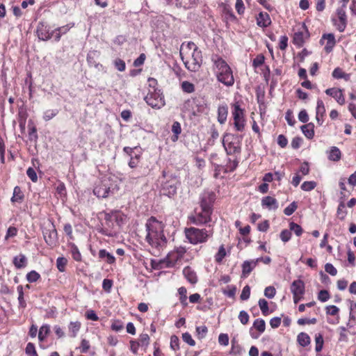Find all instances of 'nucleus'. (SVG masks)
<instances>
[{
    "mask_svg": "<svg viewBox=\"0 0 356 356\" xmlns=\"http://www.w3.org/2000/svg\"><path fill=\"white\" fill-rule=\"evenodd\" d=\"M309 37V31L307 26L303 23L302 24L297 31L295 32L293 42L295 45L302 47L306 38Z\"/></svg>",
    "mask_w": 356,
    "mask_h": 356,
    "instance_id": "obj_16",
    "label": "nucleus"
},
{
    "mask_svg": "<svg viewBox=\"0 0 356 356\" xmlns=\"http://www.w3.org/2000/svg\"><path fill=\"white\" fill-rule=\"evenodd\" d=\"M146 103L154 108H160L165 105V101L160 90L152 88L145 97Z\"/></svg>",
    "mask_w": 356,
    "mask_h": 356,
    "instance_id": "obj_8",
    "label": "nucleus"
},
{
    "mask_svg": "<svg viewBox=\"0 0 356 356\" xmlns=\"http://www.w3.org/2000/svg\"><path fill=\"white\" fill-rule=\"evenodd\" d=\"M332 22L340 33L343 32L348 24L346 10H343V8H337L335 14L332 16Z\"/></svg>",
    "mask_w": 356,
    "mask_h": 356,
    "instance_id": "obj_9",
    "label": "nucleus"
},
{
    "mask_svg": "<svg viewBox=\"0 0 356 356\" xmlns=\"http://www.w3.org/2000/svg\"><path fill=\"white\" fill-rule=\"evenodd\" d=\"M99 257L101 259L105 260V261L109 264H113L115 262V257L104 249L99 250Z\"/></svg>",
    "mask_w": 356,
    "mask_h": 356,
    "instance_id": "obj_30",
    "label": "nucleus"
},
{
    "mask_svg": "<svg viewBox=\"0 0 356 356\" xmlns=\"http://www.w3.org/2000/svg\"><path fill=\"white\" fill-rule=\"evenodd\" d=\"M109 212L105 213L104 222L102 223V227L99 229V232L108 236H113L118 232V228L115 225V220L111 218Z\"/></svg>",
    "mask_w": 356,
    "mask_h": 356,
    "instance_id": "obj_10",
    "label": "nucleus"
},
{
    "mask_svg": "<svg viewBox=\"0 0 356 356\" xmlns=\"http://www.w3.org/2000/svg\"><path fill=\"white\" fill-rule=\"evenodd\" d=\"M243 136L226 134L222 140L223 147L227 154H239L241 151Z\"/></svg>",
    "mask_w": 356,
    "mask_h": 356,
    "instance_id": "obj_5",
    "label": "nucleus"
},
{
    "mask_svg": "<svg viewBox=\"0 0 356 356\" xmlns=\"http://www.w3.org/2000/svg\"><path fill=\"white\" fill-rule=\"evenodd\" d=\"M328 159L333 161H338L341 159V152L337 147H332L328 152Z\"/></svg>",
    "mask_w": 356,
    "mask_h": 356,
    "instance_id": "obj_32",
    "label": "nucleus"
},
{
    "mask_svg": "<svg viewBox=\"0 0 356 356\" xmlns=\"http://www.w3.org/2000/svg\"><path fill=\"white\" fill-rule=\"evenodd\" d=\"M184 234L188 242L193 245L205 243L213 236V229L186 228Z\"/></svg>",
    "mask_w": 356,
    "mask_h": 356,
    "instance_id": "obj_3",
    "label": "nucleus"
},
{
    "mask_svg": "<svg viewBox=\"0 0 356 356\" xmlns=\"http://www.w3.org/2000/svg\"><path fill=\"white\" fill-rule=\"evenodd\" d=\"M178 292H179V294L180 296V302L181 303L184 305V306H186L187 305V296H186V293H187V291H186V289L185 287H180L178 289Z\"/></svg>",
    "mask_w": 356,
    "mask_h": 356,
    "instance_id": "obj_52",
    "label": "nucleus"
},
{
    "mask_svg": "<svg viewBox=\"0 0 356 356\" xmlns=\"http://www.w3.org/2000/svg\"><path fill=\"white\" fill-rule=\"evenodd\" d=\"M265 57L263 54H258L252 60V66L257 68L264 63Z\"/></svg>",
    "mask_w": 356,
    "mask_h": 356,
    "instance_id": "obj_55",
    "label": "nucleus"
},
{
    "mask_svg": "<svg viewBox=\"0 0 356 356\" xmlns=\"http://www.w3.org/2000/svg\"><path fill=\"white\" fill-rule=\"evenodd\" d=\"M316 115H324L325 113V107L324 105V103L322 99H318L317 103H316Z\"/></svg>",
    "mask_w": 356,
    "mask_h": 356,
    "instance_id": "obj_45",
    "label": "nucleus"
},
{
    "mask_svg": "<svg viewBox=\"0 0 356 356\" xmlns=\"http://www.w3.org/2000/svg\"><path fill=\"white\" fill-rule=\"evenodd\" d=\"M179 181L176 177L167 180L162 184L161 193L169 197L174 196L177 193Z\"/></svg>",
    "mask_w": 356,
    "mask_h": 356,
    "instance_id": "obj_14",
    "label": "nucleus"
},
{
    "mask_svg": "<svg viewBox=\"0 0 356 356\" xmlns=\"http://www.w3.org/2000/svg\"><path fill=\"white\" fill-rule=\"evenodd\" d=\"M181 89L185 92L192 93L195 91V86L189 81H184L181 83Z\"/></svg>",
    "mask_w": 356,
    "mask_h": 356,
    "instance_id": "obj_42",
    "label": "nucleus"
},
{
    "mask_svg": "<svg viewBox=\"0 0 356 356\" xmlns=\"http://www.w3.org/2000/svg\"><path fill=\"white\" fill-rule=\"evenodd\" d=\"M300 129L305 136L308 139H312L314 136V124L312 122L307 123L300 127Z\"/></svg>",
    "mask_w": 356,
    "mask_h": 356,
    "instance_id": "obj_25",
    "label": "nucleus"
},
{
    "mask_svg": "<svg viewBox=\"0 0 356 356\" xmlns=\"http://www.w3.org/2000/svg\"><path fill=\"white\" fill-rule=\"evenodd\" d=\"M123 152L130 157L132 156V154H136L137 153L141 152V149L137 147H124L123 148Z\"/></svg>",
    "mask_w": 356,
    "mask_h": 356,
    "instance_id": "obj_57",
    "label": "nucleus"
},
{
    "mask_svg": "<svg viewBox=\"0 0 356 356\" xmlns=\"http://www.w3.org/2000/svg\"><path fill=\"white\" fill-rule=\"evenodd\" d=\"M275 294H276V290L274 286H269L266 287V289L264 290V296L266 298H268L269 299L273 298L275 297Z\"/></svg>",
    "mask_w": 356,
    "mask_h": 356,
    "instance_id": "obj_60",
    "label": "nucleus"
},
{
    "mask_svg": "<svg viewBox=\"0 0 356 356\" xmlns=\"http://www.w3.org/2000/svg\"><path fill=\"white\" fill-rule=\"evenodd\" d=\"M141 155L142 152H140L136 154H132V156L129 158L128 165L131 168H136L138 166L141 159Z\"/></svg>",
    "mask_w": 356,
    "mask_h": 356,
    "instance_id": "obj_34",
    "label": "nucleus"
},
{
    "mask_svg": "<svg viewBox=\"0 0 356 356\" xmlns=\"http://www.w3.org/2000/svg\"><path fill=\"white\" fill-rule=\"evenodd\" d=\"M172 131L174 134L173 141H175L178 138V136L181 134V124L178 122H174L172 126Z\"/></svg>",
    "mask_w": 356,
    "mask_h": 356,
    "instance_id": "obj_43",
    "label": "nucleus"
},
{
    "mask_svg": "<svg viewBox=\"0 0 356 356\" xmlns=\"http://www.w3.org/2000/svg\"><path fill=\"white\" fill-rule=\"evenodd\" d=\"M58 113V109H49L44 112L43 119L45 121H49L54 118Z\"/></svg>",
    "mask_w": 356,
    "mask_h": 356,
    "instance_id": "obj_47",
    "label": "nucleus"
},
{
    "mask_svg": "<svg viewBox=\"0 0 356 356\" xmlns=\"http://www.w3.org/2000/svg\"><path fill=\"white\" fill-rule=\"evenodd\" d=\"M297 341L301 346L305 347L310 343V337L307 333L300 332L297 337Z\"/></svg>",
    "mask_w": 356,
    "mask_h": 356,
    "instance_id": "obj_35",
    "label": "nucleus"
},
{
    "mask_svg": "<svg viewBox=\"0 0 356 356\" xmlns=\"http://www.w3.org/2000/svg\"><path fill=\"white\" fill-rule=\"evenodd\" d=\"M323 39L326 40V44L325 49L327 52H330L336 44V40L334 34L327 33L323 35Z\"/></svg>",
    "mask_w": 356,
    "mask_h": 356,
    "instance_id": "obj_26",
    "label": "nucleus"
},
{
    "mask_svg": "<svg viewBox=\"0 0 356 356\" xmlns=\"http://www.w3.org/2000/svg\"><path fill=\"white\" fill-rule=\"evenodd\" d=\"M253 327L259 331V334L263 333L266 329V323L264 320L257 318L254 321Z\"/></svg>",
    "mask_w": 356,
    "mask_h": 356,
    "instance_id": "obj_38",
    "label": "nucleus"
},
{
    "mask_svg": "<svg viewBox=\"0 0 356 356\" xmlns=\"http://www.w3.org/2000/svg\"><path fill=\"white\" fill-rule=\"evenodd\" d=\"M37 35L40 40L47 41L52 37V31L44 22H40L37 26Z\"/></svg>",
    "mask_w": 356,
    "mask_h": 356,
    "instance_id": "obj_18",
    "label": "nucleus"
},
{
    "mask_svg": "<svg viewBox=\"0 0 356 356\" xmlns=\"http://www.w3.org/2000/svg\"><path fill=\"white\" fill-rule=\"evenodd\" d=\"M214 63L216 74L218 81L226 86H232L234 83V78L230 67L222 58L216 56L212 58Z\"/></svg>",
    "mask_w": 356,
    "mask_h": 356,
    "instance_id": "obj_2",
    "label": "nucleus"
},
{
    "mask_svg": "<svg viewBox=\"0 0 356 356\" xmlns=\"http://www.w3.org/2000/svg\"><path fill=\"white\" fill-rule=\"evenodd\" d=\"M226 256V251L223 245L220 246L218 252L215 255V261L220 263Z\"/></svg>",
    "mask_w": 356,
    "mask_h": 356,
    "instance_id": "obj_48",
    "label": "nucleus"
},
{
    "mask_svg": "<svg viewBox=\"0 0 356 356\" xmlns=\"http://www.w3.org/2000/svg\"><path fill=\"white\" fill-rule=\"evenodd\" d=\"M261 205L269 210H276L278 208L277 200L271 196H266L262 198Z\"/></svg>",
    "mask_w": 356,
    "mask_h": 356,
    "instance_id": "obj_21",
    "label": "nucleus"
},
{
    "mask_svg": "<svg viewBox=\"0 0 356 356\" xmlns=\"http://www.w3.org/2000/svg\"><path fill=\"white\" fill-rule=\"evenodd\" d=\"M330 297L329 292L327 290H321L318 295V299L322 302L327 301Z\"/></svg>",
    "mask_w": 356,
    "mask_h": 356,
    "instance_id": "obj_63",
    "label": "nucleus"
},
{
    "mask_svg": "<svg viewBox=\"0 0 356 356\" xmlns=\"http://www.w3.org/2000/svg\"><path fill=\"white\" fill-rule=\"evenodd\" d=\"M118 188L109 177H103L95 186L93 193L99 198H106L115 194Z\"/></svg>",
    "mask_w": 356,
    "mask_h": 356,
    "instance_id": "obj_4",
    "label": "nucleus"
},
{
    "mask_svg": "<svg viewBox=\"0 0 356 356\" xmlns=\"http://www.w3.org/2000/svg\"><path fill=\"white\" fill-rule=\"evenodd\" d=\"M297 208H298L297 203L296 202H293L284 209V213L286 216H289L295 212V211L297 209Z\"/></svg>",
    "mask_w": 356,
    "mask_h": 356,
    "instance_id": "obj_50",
    "label": "nucleus"
},
{
    "mask_svg": "<svg viewBox=\"0 0 356 356\" xmlns=\"http://www.w3.org/2000/svg\"><path fill=\"white\" fill-rule=\"evenodd\" d=\"M67 263V259L60 257L56 259V267L60 272H64L65 270V266Z\"/></svg>",
    "mask_w": 356,
    "mask_h": 356,
    "instance_id": "obj_46",
    "label": "nucleus"
},
{
    "mask_svg": "<svg viewBox=\"0 0 356 356\" xmlns=\"http://www.w3.org/2000/svg\"><path fill=\"white\" fill-rule=\"evenodd\" d=\"M325 93L327 95L332 97L340 105L345 104V97L341 89L336 88H327L325 90Z\"/></svg>",
    "mask_w": 356,
    "mask_h": 356,
    "instance_id": "obj_19",
    "label": "nucleus"
},
{
    "mask_svg": "<svg viewBox=\"0 0 356 356\" xmlns=\"http://www.w3.org/2000/svg\"><path fill=\"white\" fill-rule=\"evenodd\" d=\"M115 67L120 72H124L126 69L125 62L120 59L117 58L113 61Z\"/></svg>",
    "mask_w": 356,
    "mask_h": 356,
    "instance_id": "obj_59",
    "label": "nucleus"
},
{
    "mask_svg": "<svg viewBox=\"0 0 356 356\" xmlns=\"http://www.w3.org/2000/svg\"><path fill=\"white\" fill-rule=\"evenodd\" d=\"M258 304L262 314L264 316L268 315L269 311L268 302L265 299H260Z\"/></svg>",
    "mask_w": 356,
    "mask_h": 356,
    "instance_id": "obj_49",
    "label": "nucleus"
},
{
    "mask_svg": "<svg viewBox=\"0 0 356 356\" xmlns=\"http://www.w3.org/2000/svg\"><path fill=\"white\" fill-rule=\"evenodd\" d=\"M70 252L72 254V258L76 261H79L81 260V254L79 250V248L77 246L74 244L70 245Z\"/></svg>",
    "mask_w": 356,
    "mask_h": 356,
    "instance_id": "obj_39",
    "label": "nucleus"
},
{
    "mask_svg": "<svg viewBox=\"0 0 356 356\" xmlns=\"http://www.w3.org/2000/svg\"><path fill=\"white\" fill-rule=\"evenodd\" d=\"M257 24L260 27H268L271 24L269 15L267 13L260 12L257 17Z\"/></svg>",
    "mask_w": 356,
    "mask_h": 356,
    "instance_id": "obj_22",
    "label": "nucleus"
},
{
    "mask_svg": "<svg viewBox=\"0 0 356 356\" xmlns=\"http://www.w3.org/2000/svg\"><path fill=\"white\" fill-rule=\"evenodd\" d=\"M195 50H200L199 48L196 46V44L193 42H188L186 43H183L181 44L180 52H183V51L188 50L194 51Z\"/></svg>",
    "mask_w": 356,
    "mask_h": 356,
    "instance_id": "obj_44",
    "label": "nucleus"
},
{
    "mask_svg": "<svg viewBox=\"0 0 356 356\" xmlns=\"http://www.w3.org/2000/svg\"><path fill=\"white\" fill-rule=\"evenodd\" d=\"M186 251L187 249L184 246H179L176 248L173 251L168 253V261L172 264H176L178 261L184 258Z\"/></svg>",
    "mask_w": 356,
    "mask_h": 356,
    "instance_id": "obj_17",
    "label": "nucleus"
},
{
    "mask_svg": "<svg viewBox=\"0 0 356 356\" xmlns=\"http://www.w3.org/2000/svg\"><path fill=\"white\" fill-rule=\"evenodd\" d=\"M317 184L314 181H304L301 185V189L304 191H311L316 188Z\"/></svg>",
    "mask_w": 356,
    "mask_h": 356,
    "instance_id": "obj_40",
    "label": "nucleus"
},
{
    "mask_svg": "<svg viewBox=\"0 0 356 356\" xmlns=\"http://www.w3.org/2000/svg\"><path fill=\"white\" fill-rule=\"evenodd\" d=\"M232 115L234 129L240 132L243 131L246 125V120L245 110L241 107L239 102H235L232 105Z\"/></svg>",
    "mask_w": 356,
    "mask_h": 356,
    "instance_id": "obj_6",
    "label": "nucleus"
},
{
    "mask_svg": "<svg viewBox=\"0 0 356 356\" xmlns=\"http://www.w3.org/2000/svg\"><path fill=\"white\" fill-rule=\"evenodd\" d=\"M290 289L293 296V302L297 304L302 300L305 293V283L301 280H296L292 282Z\"/></svg>",
    "mask_w": 356,
    "mask_h": 356,
    "instance_id": "obj_13",
    "label": "nucleus"
},
{
    "mask_svg": "<svg viewBox=\"0 0 356 356\" xmlns=\"http://www.w3.org/2000/svg\"><path fill=\"white\" fill-rule=\"evenodd\" d=\"M345 204L343 202H341L339 204L338 208H337V216L341 220H343L346 216V211L345 210Z\"/></svg>",
    "mask_w": 356,
    "mask_h": 356,
    "instance_id": "obj_54",
    "label": "nucleus"
},
{
    "mask_svg": "<svg viewBox=\"0 0 356 356\" xmlns=\"http://www.w3.org/2000/svg\"><path fill=\"white\" fill-rule=\"evenodd\" d=\"M43 236L47 245L53 246L57 242V231L53 223H51L48 227H46L43 231Z\"/></svg>",
    "mask_w": 356,
    "mask_h": 356,
    "instance_id": "obj_15",
    "label": "nucleus"
},
{
    "mask_svg": "<svg viewBox=\"0 0 356 356\" xmlns=\"http://www.w3.org/2000/svg\"><path fill=\"white\" fill-rule=\"evenodd\" d=\"M228 115V107L226 104L220 105L218 108V122L220 124H225Z\"/></svg>",
    "mask_w": 356,
    "mask_h": 356,
    "instance_id": "obj_23",
    "label": "nucleus"
},
{
    "mask_svg": "<svg viewBox=\"0 0 356 356\" xmlns=\"http://www.w3.org/2000/svg\"><path fill=\"white\" fill-rule=\"evenodd\" d=\"M216 200V194L211 191H204L200 195V207L213 211V204Z\"/></svg>",
    "mask_w": 356,
    "mask_h": 356,
    "instance_id": "obj_12",
    "label": "nucleus"
},
{
    "mask_svg": "<svg viewBox=\"0 0 356 356\" xmlns=\"http://www.w3.org/2000/svg\"><path fill=\"white\" fill-rule=\"evenodd\" d=\"M81 327V323L79 321H71L69 324V331L72 333L71 337H75L77 335Z\"/></svg>",
    "mask_w": 356,
    "mask_h": 356,
    "instance_id": "obj_37",
    "label": "nucleus"
},
{
    "mask_svg": "<svg viewBox=\"0 0 356 356\" xmlns=\"http://www.w3.org/2000/svg\"><path fill=\"white\" fill-rule=\"evenodd\" d=\"M26 354L29 356H38L35 346L33 343H28L25 349Z\"/></svg>",
    "mask_w": 356,
    "mask_h": 356,
    "instance_id": "obj_58",
    "label": "nucleus"
},
{
    "mask_svg": "<svg viewBox=\"0 0 356 356\" xmlns=\"http://www.w3.org/2000/svg\"><path fill=\"white\" fill-rule=\"evenodd\" d=\"M207 327L205 325L196 327V332L199 339L204 338L207 333Z\"/></svg>",
    "mask_w": 356,
    "mask_h": 356,
    "instance_id": "obj_61",
    "label": "nucleus"
},
{
    "mask_svg": "<svg viewBox=\"0 0 356 356\" xmlns=\"http://www.w3.org/2000/svg\"><path fill=\"white\" fill-rule=\"evenodd\" d=\"M17 293H18V301L19 306L21 307L24 308L26 307V302L24 299V292H23V287L22 285H19L17 288Z\"/></svg>",
    "mask_w": 356,
    "mask_h": 356,
    "instance_id": "obj_53",
    "label": "nucleus"
},
{
    "mask_svg": "<svg viewBox=\"0 0 356 356\" xmlns=\"http://www.w3.org/2000/svg\"><path fill=\"white\" fill-rule=\"evenodd\" d=\"M180 56L183 60L185 67L191 72H197L200 68L202 63V54L201 50H195L191 53V57L185 60L183 52H180Z\"/></svg>",
    "mask_w": 356,
    "mask_h": 356,
    "instance_id": "obj_7",
    "label": "nucleus"
},
{
    "mask_svg": "<svg viewBox=\"0 0 356 356\" xmlns=\"http://www.w3.org/2000/svg\"><path fill=\"white\" fill-rule=\"evenodd\" d=\"M250 296V287L248 285H246L243 287L241 294L240 296V298L241 300H247L249 299Z\"/></svg>",
    "mask_w": 356,
    "mask_h": 356,
    "instance_id": "obj_64",
    "label": "nucleus"
},
{
    "mask_svg": "<svg viewBox=\"0 0 356 356\" xmlns=\"http://www.w3.org/2000/svg\"><path fill=\"white\" fill-rule=\"evenodd\" d=\"M236 287L234 285L227 286V289L223 290L222 293L224 295L227 296L229 298H234L235 296L236 292Z\"/></svg>",
    "mask_w": 356,
    "mask_h": 356,
    "instance_id": "obj_51",
    "label": "nucleus"
},
{
    "mask_svg": "<svg viewBox=\"0 0 356 356\" xmlns=\"http://www.w3.org/2000/svg\"><path fill=\"white\" fill-rule=\"evenodd\" d=\"M183 275L186 279L191 284H195L197 282L196 273L191 268L188 266L184 268Z\"/></svg>",
    "mask_w": 356,
    "mask_h": 356,
    "instance_id": "obj_27",
    "label": "nucleus"
},
{
    "mask_svg": "<svg viewBox=\"0 0 356 356\" xmlns=\"http://www.w3.org/2000/svg\"><path fill=\"white\" fill-rule=\"evenodd\" d=\"M29 127V140L31 142H36L38 140L37 129L33 124V122L30 120L28 123Z\"/></svg>",
    "mask_w": 356,
    "mask_h": 356,
    "instance_id": "obj_31",
    "label": "nucleus"
},
{
    "mask_svg": "<svg viewBox=\"0 0 356 356\" xmlns=\"http://www.w3.org/2000/svg\"><path fill=\"white\" fill-rule=\"evenodd\" d=\"M27 259L25 257V255L20 254L18 256H16L13 259V264L15 266L18 268H24L26 265Z\"/></svg>",
    "mask_w": 356,
    "mask_h": 356,
    "instance_id": "obj_33",
    "label": "nucleus"
},
{
    "mask_svg": "<svg viewBox=\"0 0 356 356\" xmlns=\"http://www.w3.org/2000/svg\"><path fill=\"white\" fill-rule=\"evenodd\" d=\"M109 213L111 216V218L115 220V225H117L118 229L125 224L127 216L122 211L118 210H113L109 212Z\"/></svg>",
    "mask_w": 356,
    "mask_h": 356,
    "instance_id": "obj_20",
    "label": "nucleus"
},
{
    "mask_svg": "<svg viewBox=\"0 0 356 356\" xmlns=\"http://www.w3.org/2000/svg\"><path fill=\"white\" fill-rule=\"evenodd\" d=\"M212 210L200 207V210L196 209L195 214L190 217L191 221L196 225H204L211 220Z\"/></svg>",
    "mask_w": 356,
    "mask_h": 356,
    "instance_id": "obj_11",
    "label": "nucleus"
},
{
    "mask_svg": "<svg viewBox=\"0 0 356 356\" xmlns=\"http://www.w3.org/2000/svg\"><path fill=\"white\" fill-rule=\"evenodd\" d=\"M289 229L291 232H293L298 236H300L303 232V229L301 226L294 222H290Z\"/></svg>",
    "mask_w": 356,
    "mask_h": 356,
    "instance_id": "obj_41",
    "label": "nucleus"
},
{
    "mask_svg": "<svg viewBox=\"0 0 356 356\" xmlns=\"http://www.w3.org/2000/svg\"><path fill=\"white\" fill-rule=\"evenodd\" d=\"M40 277V274L35 270H31V272L28 273L26 275V280L29 282H31V283L38 281Z\"/></svg>",
    "mask_w": 356,
    "mask_h": 356,
    "instance_id": "obj_56",
    "label": "nucleus"
},
{
    "mask_svg": "<svg viewBox=\"0 0 356 356\" xmlns=\"http://www.w3.org/2000/svg\"><path fill=\"white\" fill-rule=\"evenodd\" d=\"M24 195L19 186H15L13 189V196L10 199L12 203H22L24 200Z\"/></svg>",
    "mask_w": 356,
    "mask_h": 356,
    "instance_id": "obj_28",
    "label": "nucleus"
},
{
    "mask_svg": "<svg viewBox=\"0 0 356 356\" xmlns=\"http://www.w3.org/2000/svg\"><path fill=\"white\" fill-rule=\"evenodd\" d=\"M72 26H70L67 24L65 26H63L61 27H58L55 30L52 31V36L54 37V40L56 42H58L61 38V36L66 33H67Z\"/></svg>",
    "mask_w": 356,
    "mask_h": 356,
    "instance_id": "obj_24",
    "label": "nucleus"
},
{
    "mask_svg": "<svg viewBox=\"0 0 356 356\" xmlns=\"http://www.w3.org/2000/svg\"><path fill=\"white\" fill-rule=\"evenodd\" d=\"M170 348L173 350H177L179 349V338L175 335H172L170 337Z\"/></svg>",
    "mask_w": 356,
    "mask_h": 356,
    "instance_id": "obj_62",
    "label": "nucleus"
},
{
    "mask_svg": "<svg viewBox=\"0 0 356 356\" xmlns=\"http://www.w3.org/2000/svg\"><path fill=\"white\" fill-rule=\"evenodd\" d=\"M50 332V326L47 324L42 325L38 332V339L40 341H44Z\"/></svg>",
    "mask_w": 356,
    "mask_h": 356,
    "instance_id": "obj_36",
    "label": "nucleus"
},
{
    "mask_svg": "<svg viewBox=\"0 0 356 356\" xmlns=\"http://www.w3.org/2000/svg\"><path fill=\"white\" fill-rule=\"evenodd\" d=\"M257 264V260L252 261H245L243 264V277H247L250 272L255 268Z\"/></svg>",
    "mask_w": 356,
    "mask_h": 356,
    "instance_id": "obj_29",
    "label": "nucleus"
},
{
    "mask_svg": "<svg viewBox=\"0 0 356 356\" xmlns=\"http://www.w3.org/2000/svg\"><path fill=\"white\" fill-rule=\"evenodd\" d=\"M145 227L146 241L151 246V252L154 256H159L167 243L163 234L164 225L156 218L151 217L147 220Z\"/></svg>",
    "mask_w": 356,
    "mask_h": 356,
    "instance_id": "obj_1",
    "label": "nucleus"
}]
</instances>
